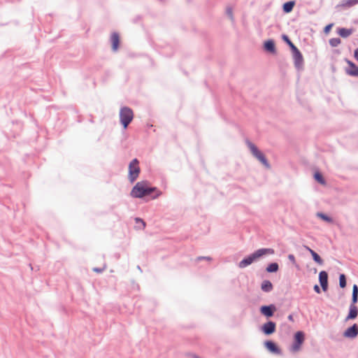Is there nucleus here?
<instances>
[{"label": "nucleus", "instance_id": "1", "mask_svg": "<svg viewBox=\"0 0 358 358\" xmlns=\"http://www.w3.org/2000/svg\"><path fill=\"white\" fill-rule=\"evenodd\" d=\"M155 192L156 194L152 199H156L162 194V192L156 187H150L146 181L137 182L131 191V196L134 198H143L145 196L150 195L151 193Z\"/></svg>", "mask_w": 358, "mask_h": 358}, {"label": "nucleus", "instance_id": "2", "mask_svg": "<svg viewBox=\"0 0 358 358\" xmlns=\"http://www.w3.org/2000/svg\"><path fill=\"white\" fill-rule=\"evenodd\" d=\"M274 254V250L271 248H262L257 250L251 255L248 257L243 259L241 262H240L238 266L240 268H245L250 264H251L255 260L259 259L265 255H273Z\"/></svg>", "mask_w": 358, "mask_h": 358}, {"label": "nucleus", "instance_id": "3", "mask_svg": "<svg viewBox=\"0 0 358 358\" xmlns=\"http://www.w3.org/2000/svg\"><path fill=\"white\" fill-rule=\"evenodd\" d=\"M134 119V112L129 107H122L120 110V120L124 129H127L128 125Z\"/></svg>", "mask_w": 358, "mask_h": 358}, {"label": "nucleus", "instance_id": "4", "mask_svg": "<svg viewBox=\"0 0 358 358\" xmlns=\"http://www.w3.org/2000/svg\"><path fill=\"white\" fill-rule=\"evenodd\" d=\"M318 280L320 287L317 285H315V292L320 294L321 292V289L324 292H327L329 287L328 273L325 271H320L319 273Z\"/></svg>", "mask_w": 358, "mask_h": 358}, {"label": "nucleus", "instance_id": "5", "mask_svg": "<svg viewBox=\"0 0 358 358\" xmlns=\"http://www.w3.org/2000/svg\"><path fill=\"white\" fill-rule=\"evenodd\" d=\"M140 171L139 162L137 159H134L129 164L128 178L131 182L138 178Z\"/></svg>", "mask_w": 358, "mask_h": 358}, {"label": "nucleus", "instance_id": "6", "mask_svg": "<svg viewBox=\"0 0 358 358\" xmlns=\"http://www.w3.org/2000/svg\"><path fill=\"white\" fill-rule=\"evenodd\" d=\"M247 144L252 154L264 165L268 167L269 166L265 156L261 151L258 150L256 145L251 142H248Z\"/></svg>", "mask_w": 358, "mask_h": 358}, {"label": "nucleus", "instance_id": "7", "mask_svg": "<svg viewBox=\"0 0 358 358\" xmlns=\"http://www.w3.org/2000/svg\"><path fill=\"white\" fill-rule=\"evenodd\" d=\"M247 144L252 154L264 165L268 167L269 166L265 156L261 151L258 150L256 145L251 142H248Z\"/></svg>", "mask_w": 358, "mask_h": 358}, {"label": "nucleus", "instance_id": "8", "mask_svg": "<svg viewBox=\"0 0 358 358\" xmlns=\"http://www.w3.org/2000/svg\"><path fill=\"white\" fill-rule=\"evenodd\" d=\"M303 341L304 334L302 331H297L294 335V343L291 347V350L294 352L299 351Z\"/></svg>", "mask_w": 358, "mask_h": 358}, {"label": "nucleus", "instance_id": "9", "mask_svg": "<svg viewBox=\"0 0 358 358\" xmlns=\"http://www.w3.org/2000/svg\"><path fill=\"white\" fill-rule=\"evenodd\" d=\"M343 336L350 339L355 338L358 336V325L353 324L343 332Z\"/></svg>", "mask_w": 358, "mask_h": 358}, {"label": "nucleus", "instance_id": "10", "mask_svg": "<svg viewBox=\"0 0 358 358\" xmlns=\"http://www.w3.org/2000/svg\"><path fill=\"white\" fill-rule=\"evenodd\" d=\"M345 60L349 66L345 69L346 73L350 76L358 77V66L348 59Z\"/></svg>", "mask_w": 358, "mask_h": 358}, {"label": "nucleus", "instance_id": "11", "mask_svg": "<svg viewBox=\"0 0 358 358\" xmlns=\"http://www.w3.org/2000/svg\"><path fill=\"white\" fill-rule=\"evenodd\" d=\"M276 310L274 305L263 306L260 308V313L266 317H272Z\"/></svg>", "mask_w": 358, "mask_h": 358}, {"label": "nucleus", "instance_id": "12", "mask_svg": "<svg viewBox=\"0 0 358 358\" xmlns=\"http://www.w3.org/2000/svg\"><path fill=\"white\" fill-rule=\"evenodd\" d=\"M275 323L272 321H269L262 325V330L265 334L270 335L275 332Z\"/></svg>", "mask_w": 358, "mask_h": 358}, {"label": "nucleus", "instance_id": "13", "mask_svg": "<svg viewBox=\"0 0 358 358\" xmlns=\"http://www.w3.org/2000/svg\"><path fill=\"white\" fill-rule=\"evenodd\" d=\"M358 315V308L356 306L350 305L349 313L345 318V321L355 320Z\"/></svg>", "mask_w": 358, "mask_h": 358}, {"label": "nucleus", "instance_id": "14", "mask_svg": "<svg viewBox=\"0 0 358 358\" xmlns=\"http://www.w3.org/2000/svg\"><path fill=\"white\" fill-rule=\"evenodd\" d=\"M337 34L342 38H348L350 36L354 31L352 28L347 29L344 27H338L337 28Z\"/></svg>", "mask_w": 358, "mask_h": 358}, {"label": "nucleus", "instance_id": "15", "mask_svg": "<svg viewBox=\"0 0 358 358\" xmlns=\"http://www.w3.org/2000/svg\"><path fill=\"white\" fill-rule=\"evenodd\" d=\"M110 41L112 43V48L114 51L117 50L120 45V36L117 33L114 32L111 34Z\"/></svg>", "mask_w": 358, "mask_h": 358}, {"label": "nucleus", "instance_id": "16", "mask_svg": "<svg viewBox=\"0 0 358 358\" xmlns=\"http://www.w3.org/2000/svg\"><path fill=\"white\" fill-rule=\"evenodd\" d=\"M264 345H265V347L267 348V350H268L269 351L274 352V353L279 352V350H278V347L273 342L268 341L265 342Z\"/></svg>", "mask_w": 358, "mask_h": 358}, {"label": "nucleus", "instance_id": "17", "mask_svg": "<svg viewBox=\"0 0 358 358\" xmlns=\"http://www.w3.org/2000/svg\"><path fill=\"white\" fill-rule=\"evenodd\" d=\"M294 58L295 60V64L296 66H299L302 62V55L299 50L296 48V50H292Z\"/></svg>", "mask_w": 358, "mask_h": 358}, {"label": "nucleus", "instance_id": "18", "mask_svg": "<svg viewBox=\"0 0 358 358\" xmlns=\"http://www.w3.org/2000/svg\"><path fill=\"white\" fill-rule=\"evenodd\" d=\"M315 180L322 185H325L327 184L322 174L318 170H315Z\"/></svg>", "mask_w": 358, "mask_h": 358}, {"label": "nucleus", "instance_id": "19", "mask_svg": "<svg viewBox=\"0 0 358 358\" xmlns=\"http://www.w3.org/2000/svg\"><path fill=\"white\" fill-rule=\"evenodd\" d=\"M261 288L264 292H268L272 290L273 285L269 280H264L262 283Z\"/></svg>", "mask_w": 358, "mask_h": 358}, {"label": "nucleus", "instance_id": "20", "mask_svg": "<svg viewBox=\"0 0 358 358\" xmlns=\"http://www.w3.org/2000/svg\"><path fill=\"white\" fill-rule=\"evenodd\" d=\"M264 48L268 52H275V44L273 41L268 40L265 42L264 43Z\"/></svg>", "mask_w": 358, "mask_h": 358}, {"label": "nucleus", "instance_id": "21", "mask_svg": "<svg viewBox=\"0 0 358 358\" xmlns=\"http://www.w3.org/2000/svg\"><path fill=\"white\" fill-rule=\"evenodd\" d=\"M317 217L321 218L323 221L327 222V223H333L334 220L330 216L323 213H317L316 214Z\"/></svg>", "mask_w": 358, "mask_h": 358}, {"label": "nucleus", "instance_id": "22", "mask_svg": "<svg viewBox=\"0 0 358 358\" xmlns=\"http://www.w3.org/2000/svg\"><path fill=\"white\" fill-rule=\"evenodd\" d=\"M294 1H288L283 4V10L285 13H289L292 10L294 6Z\"/></svg>", "mask_w": 358, "mask_h": 358}, {"label": "nucleus", "instance_id": "23", "mask_svg": "<svg viewBox=\"0 0 358 358\" xmlns=\"http://www.w3.org/2000/svg\"><path fill=\"white\" fill-rule=\"evenodd\" d=\"M357 3L358 0H343L342 6L350 8Z\"/></svg>", "mask_w": 358, "mask_h": 358}, {"label": "nucleus", "instance_id": "24", "mask_svg": "<svg viewBox=\"0 0 358 358\" xmlns=\"http://www.w3.org/2000/svg\"><path fill=\"white\" fill-rule=\"evenodd\" d=\"M347 285L346 276L345 274L341 273L339 275V286L341 288H345Z\"/></svg>", "mask_w": 358, "mask_h": 358}, {"label": "nucleus", "instance_id": "25", "mask_svg": "<svg viewBox=\"0 0 358 358\" xmlns=\"http://www.w3.org/2000/svg\"><path fill=\"white\" fill-rule=\"evenodd\" d=\"M135 221H136V223L137 224V225L136 226V229H145V222L143 220H141V219H140L138 217H136L135 219Z\"/></svg>", "mask_w": 358, "mask_h": 358}, {"label": "nucleus", "instance_id": "26", "mask_svg": "<svg viewBox=\"0 0 358 358\" xmlns=\"http://www.w3.org/2000/svg\"><path fill=\"white\" fill-rule=\"evenodd\" d=\"M278 270V264L277 263H272L269 264L266 268V271L269 273L276 272Z\"/></svg>", "mask_w": 358, "mask_h": 358}, {"label": "nucleus", "instance_id": "27", "mask_svg": "<svg viewBox=\"0 0 358 358\" xmlns=\"http://www.w3.org/2000/svg\"><path fill=\"white\" fill-rule=\"evenodd\" d=\"M329 43L331 47H337L341 43V40L339 38H332Z\"/></svg>", "mask_w": 358, "mask_h": 358}, {"label": "nucleus", "instance_id": "28", "mask_svg": "<svg viewBox=\"0 0 358 358\" xmlns=\"http://www.w3.org/2000/svg\"><path fill=\"white\" fill-rule=\"evenodd\" d=\"M282 39L289 45L291 48L292 50H296V47L293 44V43L289 39L288 36L286 35L282 36Z\"/></svg>", "mask_w": 358, "mask_h": 358}, {"label": "nucleus", "instance_id": "29", "mask_svg": "<svg viewBox=\"0 0 358 358\" xmlns=\"http://www.w3.org/2000/svg\"><path fill=\"white\" fill-rule=\"evenodd\" d=\"M315 262L319 264L320 265H322L324 262L321 257L315 252Z\"/></svg>", "mask_w": 358, "mask_h": 358}, {"label": "nucleus", "instance_id": "30", "mask_svg": "<svg viewBox=\"0 0 358 358\" xmlns=\"http://www.w3.org/2000/svg\"><path fill=\"white\" fill-rule=\"evenodd\" d=\"M334 26V24L333 23H330L329 24H327L324 28V32L327 34H328L331 29L332 28V27Z\"/></svg>", "mask_w": 358, "mask_h": 358}, {"label": "nucleus", "instance_id": "31", "mask_svg": "<svg viewBox=\"0 0 358 358\" xmlns=\"http://www.w3.org/2000/svg\"><path fill=\"white\" fill-rule=\"evenodd\" d=\"M357 301H358V295H352V301H351L350 305L355 306V303H357Z\"/></svg>", "mask_w": 358, "mask_h": 358}, {"label": "nucleus", "instance_id": "32", "mask_svg": "<svg viewBox=\"0 0 358 358\" xmlns=\"http://www.w3.org/2000/svg\"><path fill=\"white\" fill-rule=\"evenodd\" d=\"M352 295H358V286L357 285H354L352 287Z\"/></svg>", "mask_w": 358, "mask_h": 358}, {"label": "nucleus", "instance_id": "33", "mask_svg": "<svg viewBox=\"0 0 358 358\" xmlns=\"http://www.w3.org/2000/svg\"><path fill=\"white\" fill-rule=\"evenodd\" d=\"M227 13L228 15L230 17V18L232 20L233 19V11H232V9L231 8H227Z\"/></svg>", "mask_w": 358, "mask_h": 358}, {"label": "nucleus", "instance_id": "34", "mask_svg": "<svg viewBox=\"0 0 358 358\" xmlns=\"http://www.w3.org/2000/svg\"><path fill=\"white\" fill-rule=\"evenodd\" d=\"M354 57L358 62V48L354 51Z\"/></svg>", "mask_w": 358, "mask_h": 358}, {"label": "nucleus", "instance_id": "35", "mask_svg": "<svg viewBox=\"0 0 358 358\" xmlns=\"http://www.w3.org/2000/svg\"><path fill=\"white\" fill-rule=\"evenodd\" d=\"M288 258L292 262L295 263V258L293 255H289Z\"/></svg>", "mask_w": 358, "mask_h": 358}, {"label": "nucleus", "instance_id": "36", "mask_svg": "<svg viewBox=\"0 0 358 358\" xmlns=\"http://www.w3.org/2000/svg\"><path fill=\"white\" fill-rule=\"evenodd\" d=\"M208 259V260H210V257H198V260H201V259Z\"/></svg>", "mask_w": 358, "mask_h": 358}, {"label": "nucleus", "instance_id": "37", "mask_svg": "<svg viewBox=\"0 0 358 358\" xmlns=\"http://www.w3.org/2000/svg\"><path fill=\"white\" fill-rule=\"evenodd\" d=\"M95 272H97V273H100L102 271V269H100V268H94L93 269Z\"/></svg>", "mask_w": 358, "mask_h": 358}, {"label": "nucleus", "instance_id": "38", "mask_svg": "<svg viewBox=\"0 0 358 358\" xmlns=\"http://www.w3.org/2000/svg\"><path fill=\"white\" fill-rule=\"evenodd\" d=\"M289 319L290 320H292V315H289Z\"/></svg>", "mask_w": 358, "mask_h": 358}, {"label": "nucleus", "instance_id": "39", "mask_svg": "<svg viewBox=\"0 0 358 358\" xmlns=\"http://www.w3.org/2000/svg\"><path fill=\"white\" fill-rule=\"evenodd\" d=\"M314 272H315V274L317 273L316 268H315Z\"/></svg>", "mask_w": 358, "mask_h": 358}, {"label": "nucleus", "instance_id": "40", "mask_svg": "<svg viewBox=\"0 0 358 358\" xmlns=\"http://www.w3.org/2000/svg\"><path fill=\"white\" fill-rule=\"evenodd\" d=\"M310 251L313 255V251L312 250H310Z\"/></svg>", "mask_w": 358, "mask_h": 358}, {"label": "nucleus", "instance_id": "41", "mask_svg": "<svg viewBox=\"0 0 358 358\" xmlns=\"http://www.w3.org/2000/svg\"><path fill=\"white\" fill-rule=\"evenodd\" d=\"M196 358H199V357H196Z\"/></svg>", "mask_w": 358, "mask_h": 358}]
</instances>
